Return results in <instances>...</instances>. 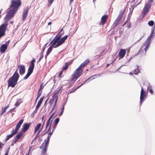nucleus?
Returning <instances> with one entry per match:
<instances>
[{
  "mask_svg": "<svg viewBox=\"0 0 155 155\" xmlns=\"http://www.w3.org/2000/svg\"><path fill=\"white\" fill-rule=\"evenodd\" d=\"M51 135H49V134H48V135L47 137V140H50V138L51 137Z\"/></svg>",
  "mask_w": 155,
  "mask_h": 155,
  "instance_id": "4d7b16f0",
  "label": "nucleus"
},
{
  "mask_svg": "<svg viewBox=\"0 0 155 155\" xmlns=\"http://www.w3.org/2000/svg\"><path fill=\"white\" fill-rule=\"evenodd\" d=\"M68 36V35H66L60 39L55 36L51 41V43H52V45L54 46V48H57L64 42Z\"/></svg>",
  "mask_w": 155,
  "mask_h": 155,
  "instance_id": "7ed1b4c3",
  "label": "nucleus"
},
{
  "mask_svg": "<svg viewBox=\"0 0 155 155\" xmlns=\"http://www.w3.org/2000/svg\"><path fill=\"white\" fill-rule=\"evenodd\" d=\"M61 87L57 89V90L55 91L54 94H56L57 95H58V94L59 92L61 90Z\"/></svg>",
  "mask_w": 155,
  "mask_h": 155,
  "instance_id": "a878e982",
  "label": "nucleus"
},
{
  "mask_svg": "<svg viewBox=\"0 0 155 155\" xmlns=\"http://www.w3.org/2000/svg\"><path fill=\"white\" fill-rule=\"evenodd\" d=\"M50 123L48 122H47L46 124V129L47 128V127L49 126H50Z\"/></svg>",
  "mask_w": 155,
  "mask_h": 155,
  "instance_id": "37998d69",
  "label": "nucleus"
},
{
  "mask_svg": "<svg viewBox=\"0 0 155 155\" xmlns=\"http://www.w3.org/2000/svg\"><path fill=\"white\" fill-rule=\"evenodd\" d=\"M124 13V12L123 11H120L119 13V14L117 18V21H119L122 18V15Z\"/></svg>",
  "mask_w": 155,
  "mask_h": 155,
  "instance_id": "4be33fe9",
  "label": "nucleus"
},
{
  "mask_svg": "<svg viewBox=\"0 0 155 155\" xmlns=\"http://www.w3.org/2000/svg\"><path fill=\"white\" fill-rule=\"evenodd\" d=\"M41 92H40V94H39V95H37V97L36 98H37V99H38V98L39 97H40V95H41Z\"/></svg>",
  "mask_w": 155,
  "mask_h": 155,
  "instance_id": "13d9d810",
  "label": "nucleus"
},
{
  "mask_svg": "<svg viewBox=\"0 0 155 155\" xmlns=\"http://www.w3.org/2000/svg\"><path fill=\"white\" fill-rule=\"evenodd\" d=\"M18 141V140L16 138H14V139L12 140V142L14 143H16Z\"/></svg>",
  "mask_w": 155,
  "mask_h": 155,
  "instance_id": "58836bf2",
  "label": "nucleus"
},
{
  "mask_svg": "<svg viewBox=\"0 0 155 155\" xmlns=\"http://www.w3.org/2000/svg\"><path fill=\"white\" fill-rule=\"evenodd\" d=\"M59 121V118H57L54 121V124L57 125Z\"/></svg>",
  "mask_w": 155,
  "mask_h": 155,
  "instance_id": "2f4dec72",
  "label": "nucleus"
},
{
  "mask_svg": "<svg viewBox=\"0 0 155 155\" xmlns=\"http://www.w3.org/2000/svg\"><path fill=\"white\" fill-rule=\"evenodd\" d=\"M44 99V97H41L40 98V100L38 101V103L37 104V105L36 106V108H39V107H40L41 105V104L43 100Z\"/></svg>",
  "mask_w": 155,
  "mask_h": 155,
  "instance_id": "aec40b11",
  "label": "nucleus"
},
{
  "mask_svg": "<svg viewBox=\"0 0 155 155\" xmlns=\"http://www.w3.org/2000/svg\"><path fill=\"white\" fill-rule=\"evenodd\" d=\"M49 142V140H47L46 143H44L42 144L40 147V148L44 149L42 152L43 155H45L46 152L47 150V147H48Z\"/></svg>",
  "mask_w": 155,
  "mask_h": 155,
  "instance_id": "6e6552de",
  "label": "nucleus"
},
{
  "mask_svg": "<svg viewBox=\"0 0 155 155\" xmlns=\"http://www.w3.org/2000/svg\"><path fill=\"white\" fill-rule=\"evenodd\" d=\"M41 126V124L40 123H39L38 125H36V126L35 127V130L34 131V133H36L38 130L39 129L40 127Z\"/></svg>",
  "mask_w": 155,
  "mask_h": 155,
  "instance_id": "5701e85b",
  "label": "nucleus"
},
{
  "mask_svg": "<svg viewBox=\"0 0 155 155\" xmlns=\"http://www.w3.org/2000/svg\"><path fill=\"white\" fill-rule=\"evenodd\" d=\"M57 38H58L59 39H60V38L61 37V35H59V34H58L56 36Z\"/></svg>",
  "mask_w": 155,
  "mask_h": 155,
  "instance_id": "a18cd8bd",
  "label": "nucleus"
},
{
  "mask_svg": "<svg viewBox=\"0 0 155 155\" xmlns=\"http://www.w3.org/2000/svg\"><path fill=\"white\" fill-rule=\"evenodd\" d=\"M30 123H26L24 124L23 126L22 131L26 132L29 128L31 125Z\"/></svg>",
  "mask_w": 155,
  "mask_h": 155,
  "instance_id": "ddd939ff",
  "label": "nucleus"
},
{
  "mask_svg": "<svg viewBox=\"0 0 155 155\" xmlns=\"http://www.w3.org/2000/svg\"><path fill=\"white\" fill-rule=\"evenodd\" d=\"M35 61V60L34 59L32 60L30 62V65L28 68V72L31 74L33 71L35 66L34 63Z\"/></svg>",
  "mask_w": 155,
  "mask_h": 155,
  "instance_id": "1a4fd4ad",
  "label": "nucleus"
},
{
  "mask_svg": "<svg viewBox=\"0 0 155 155\" xmlns=\"http://www.w3.org/2000/svg\"><path fill=\"white\" fill-rule=\"evenodd\" d=\"M28 7H27V8H25L24 10L22 15L23 21H24L27 16V14L28 11Z\"/></svg>",
  "mask_w": 155,
  "mask_h": 155,
  "instance_id": "f8f14e48",
  "label": "nucleus"
},
{
  "mask_svg": "<svg viewBox=\"0 0 155 155\" xmlns=\"http://www.w3.org/2000/svg\"><path fill=\"white\" fill-rule=\"evenodd\" d=\"M18 69H16V71H15V73L14 74H15V73H17V74L18 75V78H19V75L18 73L17 72V71H18Z\"/></svg>",
  "mask_w": 155,
  "mask_h": 155,
  "instance_id": "052dcab7",
  "label": "nucleus"
},
{
  "mask_svg": "<svg viewBox=\"0 0 155 155\" xmlns=\"http://www.w3.org/2000/svg\"><path fill=\"white\" fill-rule=\"evenodd\" d=\"M4 145V144H3L1 143H0V148H2V146H3Z\"/></svg>",
  "mask_w": 155,
  "mask_h": 155,
  "instance_id": "6e6d98bb",
  "label": "nucleus"
},
{
  "mask_svg": "<svg viewBox=\"0 0 155 155\" xmlns=\"http://www.w3.org/2000/svg\"><path fill=\"white\" fill-rule=\"evenodd\" d=\"M107 18L108 16L107 15H104L102 17L101 21V23L103 25L105 23Z\"/></svg>",
  "mask_w": 155,
  "mask_h": 155,
  "instance_id": "6ab92c4d",
  "label": "nucleus"
},
{
  "mask_svg": "<svg viewBox=\"0 0 155 155\" xmlns=\"http://www.w3.org/2000/svg\"><path fill=\"white\" fill-rule=\"evenodd\" d=\"M62 73H63V71H62H62H60V73L59 74V77H62Z\"/></svg>",
  "mask_w": 155,
  "mask_h": 155,
  "instance_id": "a19ab883",
  "label": "nucleus"
},
{
  "mask_svg": "<svg viewBox=\"0 0 155 155\" xmlns=\"http://www.w3.org/2000/svg\"><path fill=\"white\" fill-rule=\"evenodd\" d=\"M90 61L88 59H86L84 62V63L87 65L89 62Z\"/></svg>",
  "mask_w": 155,
  "mask_h": 155,
  "instance_id": "4c0bfd02",
  "label": "nucleus"
},
{
  "mask_svg": "<svg viewBox=\"0 0 155 155\" xmlns=\"http://www.w3.org/2000/svg\"><path fill=\"white\" fill-rule=\"evenodd\" d=\"M7 48V46L5 44H2L0 48V52L1 53H3L4 52Z\"/></svg>",
  "mask_w": 155,
  "mask_h": 155,
  "instance_id": "2eb2a0df",
  "label": "nucleus"
},
{
  "mask_svg": "<svg viewBox=\"0 0 155 155\" xmlns=\"http://www.w3.org/2000/svg\"><path fill=\"white\" fill-rule=\"evenodd\" d=\"M51 125H50V126L49 127V128L48 129V130H47V131L46 132V133H44L43 135H44L46 133H47L50 130V129H51Z\"/></svg>",
  "mask_w": 155,
  "mask_h": 155,
  "instance_id": "de8ad7c7",
  "label": "nucleus"
},
{
  "mask_svg": "<svg viewBox=\"0 0 155 155\" xmlns=\"http://www.w3.org/2000/svg\"><path fill=\"white\" fill-rule=\"evenodd\" d=\"M53 48H54V46H52V44L48 49L47 52L46 54L45 57V58L46 59L47 56L49 55L50 52H51Z\"/></svg>",
  "mask_w": 155,
  "mask_h": 155,
  "instance_id": "a211bd4d",
  "label": "nucleus"
},
{
  "mask_svg": "<svg viewBox=\"0 0 155 155\" xmlns=\"http://www.w3.org/2000/svg\"><path fill=\"white\" fill-rule=\"evenodd\" d=\"M45 47H43L42 48V52H42V53H43V52L44 51V50H45Z\"/></svg>",
  "mask_w": 155,
  "mask_h": 155,
  "instance_id": "680f3d73",
  "label": "nucleus"
},
{
  "mask_svg": "<svg viewBox=\"0 0 155 155\" xmlns=\"http://www.w3.org/2000/svg\"><path fill=\"white\" fill-rule=\"evenodd\" d=\"M53 0H49L48 1L49 3H50V4H51L52 3Z\"/></svg>",
  "mask_w": 155,
  "mask_h": 155,
  "instance_id": "5fc2aeb1",
  "label": "nucleus"
},
{
  "mask_svg": "<svg viewBox=\"0 0 155 155\" xmlns=\"http://www.w3.org/2000/svg\"><path fill=\"white\" fill-rule=\"evenodd\" d=\"M68 63H66L65 66H64V67H63L62 70H66L68 68Z\"/></svg>",
  "mask_w": 155,
  "mask_h": 155,
  "instance_id": "c85d7f7f",
  "label": "nucleus"
},
{
  "mask_svg": "<svg viewBox=\"0 0 155 155\" xmlns=\"http://www.w3.org/2000/svg\"><path fill=\"white\" fill-rule=\"evenodd\" d=\"M24 121L23 119L20 120L18 124H17L15 129L14 130H12L11 134L8 135L6 136V139H5V141H7L10 138L12 137L14 135H15L17 132L18 129L20 128L21 126L23 123Z\"/></svg>",
  "mask_w": 155,
  "mask_h": 155,
  "instance_id": "423d86ee",
  "label": "nucleus"
},
{
  "mask_svg": "<svg viewBox=\"0 0 155 155\" xmlns=\"http://www.w3.org/2000/svg\"><path fill=\"white\" fill-rule=\"evenodd\" d=\"M19 78L17 73L14 74L8 80V84L9 87H14L17 83Z\"/></svg>",
  "mask_w": 155,
  "mask_h": 155,
  "instance_id": "20e7f679",
  "label": "nucleus"
},
{
  "mask_svg": "<svg viewBox=\"0 0 155 155\" xmlns=\"http://www.w3.org/2000/svg\"><path fill=\"white\" fill-rule=\"evenodd\" d=\"M51 117H50L48 119V120L47 121V122H48L50 123L51 125L52 123V120H51Z\"/></svg>",
  "mask_w": 155,
  "mask_h": 155,
  "instance_id": "e433bc0d",
  "label": "nucleus"
},
{
  "mask_svg": "<svg viewBox=\"0 0 155 155\" xmlns=\"http://www.w3.org/2000/svg\"><path fill=\"white\" fill-rule=\"evenodd\" d=\"M9 107V105H8L7 106H6L5 107L3 110L2 111L1 115H2L4 113H5L6 112V110L8 108V107Z\"/></svg>",
  "mask_w": 155,
  "mask_h": 155,
  "instance_id": "393cba45",
  "label": "nucleus"
},
{
  "mask_svg": "<svg viewBox=\"0 0 155 155\" xmlns=\"http://www.w3.org/2000/svg\"><path fill=\"white\" fill-rule=\"evenodd\" d=\"M154 31V28H152L151 34L148 37L146 41L141 46L139 52L141 51V52L144 54L146 53L148 49L150 47V41L153 38L154 36L153 35Z\"/></svg>",
  "mask_w": 155,
  "mask_h": 155,
  "instance_id": "f03ea898",
  "label": "nucleus"
},
{
  "mask_svg": "<svg viewBox=\"0 0 155 155\" xmlns=\"http://www.w3.org/2000/svg\"><path fill=\"white\" fill-rule=\"evenodd\" d=\"M41 92H40V94H39V95H37V97L36 98H37V99H38V98L39 97H40V95H41Z\"/></svg>",
  "mask_w": 155,
  "mask_h": 155,
  "instance_id": "bf43d9fd",
  "label": "nucleus"
},
{
  "mask_svg": "<svg viewBox=\"0 0 155 155\" xmlns=\"http://www.w3.org/2000/svg\"><path fill=\"white\" fill-rule=\"evenodd\" d=\"M146 96V94L144 91V89L143 87H141L140 97V105H141L142 102H143L144 101V98Z\"/></svg>",
  "mask_w": 155,
  "mask_h": 155,
  "instance_id": "9d476101",
  "label": "nucleus"
},
{
  "mask_svg": "<svg viewBox=\"0 0 155 155\" xmlns=\"http://www.w3.org/2000/svg\"><path fill=\"white\" fill-rule=\"evenodd\" d=\"M119 22V21H118L117 20H116L114 22V23L113 25L114 26H116L117 25L118 23Z\"/></svg>",
  "mask_w": 155,
  "mask_h": 155,
  "instance_id": "c9c22d12",
  "label": "nucleus"
},
{
  "mask_svg": "<svg viewBox=\"0 0 155 155\" xmlns=\"http://www.w3.org/2000/svg\"><path fill=\"white\" fill-rule=\"evenodd\" d=\"M153 0H148L147 3L145 4L144 8L142 12V17L144 18L148 13L150 7L151 3L153 2Z\"/></svg>",
  "mask_w": 155,
  "mask_h": 155,
  "instance_id": "0eeeda50",
  "label": "nucleus"
},
{
  "mask_svg": "<svg viewBox=\"0 0 155 155\" xmlns=\"http://www.w3.org/2000/svg\"><path fill=\"white\" fill-rule=\"evenodd\" d=\"M16 106H15V107L14 108H13L11 109L9 111V112H10V113H12V112L14 111V110L16 108Z\"/></svg>",
  "mask_w": 155,
  "mask_h": 155,
  "instance_id": "49530a36",
  "label": "nucleus"
},
{
  "mask_svg": "<svg viewBox=\"0 0 155 155\" xmlns=\"http://www.w3.org/2000/svg\"><path fill=\"white\" fill-rule=\"evenodd\" d=\"M56 104L57 103H54V104L53 105V109L51 111V112L54 110V108H55L56 107Z\"/></svg>",
  "mask_w": 155,
  "mask_h": 155,
  "instance_id": "ea45409f",
  "label": "nucleus"
},
{
  "mask_svg": "<svg viewBox=\"0 0 155 155\" xmlns=\"http://www.w3.org/2000/svg\"><path fill=\"white\" fill-rule=\"evenodd\" d=\"M53 130H52V131H51V130L50 131L49 133L48 134H49V135H51L52 134H53Z\"/></svg>",
  "mask_w": 155,
  "mask_h": 155,
  "instance_id": "864d4df0",
  "label": "nucleus"
},
{
  "mask_svg": "<svg viewBox=\"0 0 155 155\" xmlns=\"http://www.w3.org/2000/svg\"><path fill=\"white\" fill-rule=\"evenodd\" d=\"M53 129L52 130L53 131H54V130L56 128V126H54L53 127Z\"/></svg>",
  "mask_w": 155,
  "mask_h": 155,
  "instance_id": "0e129e2a",
  "label": "nucleus"
},
{
  "mask_svg": "<svg viewBox=\"0 0 155 155\" xmlns=\"http://www.w3.org/2000/svg\"><path fill=\"white\" fill-rule=\"evenodd\" d=\"M154 24L153 21L152 20L149 21L148 22V24L150 26H152Z\"/></svg>",
  "mask_w": 155,
  "mask_h": 155,
  "instance_id": "c756f323",
  "label": "nucleus"
},
{
  "mask_svg": "<svg viewBox=\"0 0 155 155\" xmlns=\"http://www.w3.org/2000/svg\"><path fill=\"white\" fill-rule=\"evenodd\" d=\"M19 69V73L20 75H22L25 73V67L24 65H19L18 68Z\"/></svg>",
  "mask_w": 155,
  "mask_h": 155,
  "instance_id": "9b49d317",
  "label": "nucleus"
},
{
  "mask_svg": "<svg viewBox=\"0 0 155 155\" xmlns=\"http://www.w3.org/2000/svg\"><path fill=\"white\" fill-rule=\"evenodd\" d=\"M11 3L10 7L7 10L6 16L4 18L6 22L0 26V38L5 35V31L8 25V21L13 17L21 5V2L20 0H12Z\"/></svg>",
  "mask_w": 155,
  "mask_h": 155,
  "instance_id": "f257e3e1",
  "label": "nucleus"
},
{
  "mask_svg": "<svg viewBox=\"0 0 155 155\" xmlns=\"http://www.w3.org/2000/svg\"><path fill=\"white\" fill-rule=\"evenodd\" d=\"M38 108H36H36L35 110L34 111L33 113L34 114H36L37 112V111L38 110Z\"/></svg>",
  "mask_w": 155,
  "mask_h": 155,
  "instance_id": "8fccbe9b",
  "label": "nucleus"
},
{
  "mask_svg": "<svg viewBox=\"0 0 155 155\" xmlns=\"http://www.w3.org/2000/svg\"><path fill=\"white\" fill-rule=\"evenodd\" d=\"M10 42V41L8 40L7 41L5 42V43L4 44H5V45H6V46H8V45L9 43Z\"/></svg>",
  "mask_w": 155,
  "mask_h": 155,
  "instance_id": "79ce46f5",
  "label": "nucleus"
},
{
  "mask_svg": "<svg viewBox=\"0 0 155 155\" xmlns=\"http://www.w3.org/2000/svg\"><path fill=\"white\" fill-rule=\"evenodd\" d=\"M150 89H152V86L149 85L147 87V90H148Z\"/></svg>",
  "mask_w": 155,
  "mask_h": 155,
  "instance_id": "09e8293b",
  "label": "nucleus"
},
{
  "mask_svg": "<svg viewBox=\"0 0 155 155\" xmlns=\"http://www.w3.org/2000/svg\"><path fill=\"white\" fill-rule=\"evenodd\" d=\"M66 102V101L65 103H63L62 104V107H64V105H65V104Z\"/></svg>",
  "mask_w": 155,
  "mask_h": 155,
  "instance_id": "774afa93",
  "label": "nucleus"
},
{
  "mask_svg": "<svg viewBox=\"0 0 155 155\" xmlns=\"http://www.w3.org/2000/svg\"><path fill=\"white\" fill-rule=\"evenodd\" d=\"M86 65V64L83 62L74 71L73 74L71 78V81H74V82L76 80L80 77L82 72L80 71V69H81V68L83 67Z\"/></svg>",
  "mask_w": 155,
  "mask_h": 155,
  "instance_id": "39448f33",
  "label": "nucleus"
},
{
  "mask_svg": "<svg viewBox=\"0 0 155 155\" xmlns=\"http://www.w3.org/2000/svg\"><path fill=\"white\" fill-rule=\"evenodd\" d=\"M23 101H22V99H17V101L15 104V105L16 106V107H17Z\"/></svg>",
  "mask_w": 155,
  "mask_h": 155,
  "instance_id": "412c9836",
  "label": "nucleus"
},
{
  "mask_svg": "<svg viewBox=\"0 0 155 155\" xmlns=\"http://www.w3.org/2000/svg\"><path fill=\"white\" fill-rule=\"evenodd\" d=\"M149 90V91L150 92L151 94H153V91H152V89H150L149 90Z\"/></svg>",
  "mask_w": 155,
  "mask_h": 155,
  "instance_id": "3c124183",
  "label": "nucleus"
},
{
  "mask_svg": "<svg viewBox=\"0 0 155 155\" xmlns=\"http://www.w3.org/2000/svg\"><path fill=\"white\" fill-rule=\"evenodd\" d=\"M38 136H37V135H36L35 137L33 140L32 141V142H34L35 140L37 138V137H38Z\"/></svg>",
  "mask_w": 155,
  "mask_h": 155,
  "instance_id": "603ef678",
  "label": "nucleus"
},
{
  "mask_svg": "<svg viewBox=\"0 0 155 155\" xmlns=\"http://www.w3.org/2000/svg\"><path fill=\"white\" fill-rule=\"evenodd\" d=\"M134 74L137 75L139 73V72H140V70L139 69H135L134 70Z\"/></svg>",
  "mask_w": 155,
  "mask_h": 155,
  "instance_id": "bb28decb",
  "label": "nucleus"
},
{
  "mask_svg": "<svg viewBox=\"0 0 155 155\" xmlns=\"http://www.w3.org/2000/svg\"><path fill=\"white\" fill-rule=\"evenodd\" d=\"M82 84H81V85L80 86H79V87H76V88H75L73 90V89H72L71 90H70V92H69L68 93V94H70V93H71L72 92H74V91L76 90L78 88H79V87H81V86H82Z\"/></svg>",
  "mask_w": 155,
  "mask_h": 155,
  "instance_id": "cd10ccee",
  "label": "nucleus"
},
{
  "mask_svg": "<svg viewBox=\"0 0 155 155\" xmlns=\"http://www.w3.org/2000/svg\"><path fill=\"white\" fill-rule=\"evenodd\" d=\"M100 76V74H95L94 75L92 76H91L90 78H89L87 80L85 81V82H87V83L89 82L90 81L93 80L96 78V76Z\"/></svg>",
  "mask_w": 155,
  "mask_h": 155,
  "instance_id": "f3484780",
  "label": "nucleus"
},
{
  "mask_svg": "<svg viewBox=\"0 0 155 155\" xmlns=\"http://www.w3.org/2000/svg\"><path fill=\"white\" fill-rule=\"evenodd\" d=\"M22 135V133H18L16 136L14 137V138H16L18 140L19 139Z\"/></svg>",
  "mask_w": 155,
  "mask_h": 155,
  "instance_id": "b1692460",
  "label": "nucleus"
},
{
  "mask_svg": "<svg viewBox=\"0 0 155 155\" xmlns=\"http://www.w3.org/2000/svg\"><path fill=\"white\" fill-rule=\"evenodd\" d=\"M58 96L56 94H54L52 96V98L50 99V101L54 103H57L58 101Z\"/></svg>",
  "mask_w": 155,
  "mask_h": 155,
  "instance_id": "dca6fc26",
  "label": "nucleus"
},
{
  "mask_svg": "<svg viewBox=\"0 0 155 155\" xmlns=\"http://www.w3.org/2000/svg\"><path fill=\"white\" fill-rule=\"evenodd\" d=\"M41 131V130H39V131H38V132L37 133V136H38L40 133V132Z\"/></svg>",
  "mask_w": 155,
  "mask_h": 155,
  "instance_id": "e2e57ef3",
  "label": "nucleus"
},
{
  "mask_svg": "<svg viewBox=\"0 0 155 155\" xmlns=\"http://www.w3.org/2000/svg\"><path fill=\"white\" fill-rule=\"evenodd\" d=\"M41 88V86L39 89V91H38V95H39V94H40V91Z\"/></svg>",
  "mask_w": 155,
  "mask_h": 155,
  "instance_id": "69168bd1",
  "label": "nucleus"
},
{
  "mask_svg": "<svg viewBox=\"0 0 155 155\" xmlns=\"http://www.w3.org/2000/svg\"><path fill=\"white\" fill-rule=\"evenodd\" d=\"M126 53V50L124 49H121L120 50L118 55L121 58H123Z\"/></svg>",
  "mask_w": 155,
  "mask_h": 155,
  "instance_id": "4468645a",
  "label": "nucleus"
},
{
  "mask_svg": "<svg viewBox=\"0 0 155 155\" xmlns=\"http://www.w3.org/2000/svg\"><path fill=\"white\" fill-rule=\"evenodd\" d=\"M49 104L48 105V107L49 109L50 108H51L52 105L53 104V102L52 101H49Z\"/></svg>",
  "mask_w": 155,
  "mask_h": 155,
  "instance_id": "f704fd0d",
  "label": "nucleus"
},
{
  "mask_svg": "<svg viewBox=\"0 0 155 155\" xmlns=\"http://www.w3.org/2000/svg\"><path fill=\"white\" fill-rule=\"evenodd\" d=\"M31 74L28 72L26 76L23 79L24 80L27 79L29 77Z\"/></svg>",
  "mask_w": 155,
  "mask_h": 155,
  "instance_id": "473e14b6",
  "label": "nucleus"
},
{
  "mask_svg": "<svg viewBox=\"0 0 155 155\" xmlns=\"http://www.w3.org/2000/svg\"><path fill=\"white\" fill-rule=\"evenodd\" d=\"M31 148L30 147L29 150V151H28V154H25V155H29V154L30 153V149H31Z\"/></svg>",
  "mask_w": 155,
  "mask_h": 155,
  "instance_id": "338daca9",
  "label": "nucleus"
},
{
  "mask_svg": "<svg viewBox=\"0 0 155 155\" xmlns=\"http://www.w3.org/2000/svg\"><path fill=\"white\" fill-rule=\"evenodd\" d=\"M57 38H58L59 39H60V38L61 37V35H59V34H58L56 36Z\"/></svg>",
  "mask_w": 155,
  "mask_h": 155,
  "instance_id": "c03bdc74",
  "label": "nucleus"
},
{
  "mask_svg": "<svg viewBox=\"0 0 155 155\" xmlns=\"http://www.w3.org/2000/svg\"><path fill=\"white\" fill-rule=\"evenodd\" d=\"M64 108L63 107H61V112L59 113L58 115L59 116H61L64 112Z\"/></svg>",
  "mask_w": 155,
  "mask_h": 155,
  "instance_id": "7c9ffc66",
  "label": "nucleus"
},
{
  "mask_svg": "<svg viewBox=\"0 0 155 155\" xmlns=\"http://www.w3.org/2000/svg\"><path fill=\"white\" fill-rule=\"evenodd\" d=\"M43 53H42V52H41L40 54V58H39L38 61V62H39L41 60V59L43 58Z\"/></svg>",
  "mask_w": 155,
  "mask_h": 155,
  "instance_id": "72a5a7b5",
  "label": "nucleus"
}]
</instances>
